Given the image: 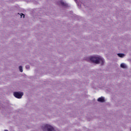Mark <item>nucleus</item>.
Segmentation results:
<instances>
[{
  "mask_svg": "<svg viewBox=\"0 0 131 131\" xmlns=\"http://www.w3.org/2000/svg\"><path fill=\"white\" fill-rule=\"evenodd\" d=\"M41 128L43 131H56L55 128L50 124H43Z\"/></svg>",
  "mask_w": 131,
  "mask_h": 131,
  "instance_id": "f03ea898",
  "label": "nucleus"
},
{
  "mask_svg": "<svg viewBox=\"0 0 131 131\" xmlns=\"http://www.w3.org/2000/svg\"><path fill=\"white\" fill-rule=\"evenodd\" d=\"M4 131H8V130H4Z\"/></svg>",
  "mask_w": 131,
  "mask_h": 131,
  "instance_id": "9b49d317",
  "label": "nucleus"
},
{
  "mask_svg": "<svg viewBox=\"0 0 131 131\" xmlns=\"http://www.w3.org/2000/svg\"><path fill=\"white\" fill-rule=\"evenodd\" d=\"M117 56L120 58H124V57H125V54L123 53H118Z\"/></svg>",
  "mask_w": 131,
  "mask_h": 131,
  "instance_id": "0eeeda50",
  "label": "nucleus"
},
{
  "mask_svg": "<svg viewBox=\"0 0 131 131\" xmlns=\"http://www.w3.org/2000/svg\"><path fill=\"white\" fill-rule=\"evenodd\" d=\"M20 16H21V18H22V17H23V18L25 17V15L22 13H21V15H20Z\"/></svg>",
  "mask_w": 131,
  "mask_h": 131,
  "instance_id": "9d476101",
  "label": "nucleus"
},
{
  "mask_svg": "<svg viewBox=\"0 0 131 131\" xmlns=\"http://www.w3.org/2000/svg\"><path fill=\"white\" fill-rule=\"evenodd\" d=\"M85 60L89 62H92L95 64H101V65H104L105 63V59L103 57L98 55H94L86 58Z\"/></svg>",
  "mask_w": 131,
  "mask_h": 131,
  "instance_id": "f257e3e1",
  "label": "nucleus"
},
{
  "mask_svg": "<svg viewBox=\"0 0 131 131\" xmlns=\"http://www.w3.org/2000/svg\"><path fill=\"white\" fill-rule=\"evenodd\" d=\"M58 4L64 8H68V7H69V4H68V3H67V2L64 0H60L58 2Z\"/></svg>",
  "mask_w": 131,
  "mask_h": 131,
  "instance_id": "20e7f679",
  "label": "nucleus"
},
{
  "mask_svg": "<svg viewBox=\"0 0 131 131\" xmlns=\"http://www.w3.org/2000/svg\"><path fill=\"white\" fill-rule=\"evenodd\" d=\"M24 93L22 92H14L13 96L17 99H21L23 97Z\"/></svg>",
  "mask_w": 131,
  "mask_h": 131,
  "instance_id": "7ed1b4c3",
  "label": "nucleus"
},
{
  "mask_svg": "<svg viewBox=\"0 0 131 131\" xmlns=\"http://www.w3.org/2000/svg\"><path fill=\"white\" fill-rule=\"evenodd\" d=\"M120 67L123 69H126L127 68V65L126 63H122L120 64Z\"/></svg>",
  "mask_w": 131,
  "mask_h": 131,
  "instance_id": "423d86ee",
  "label": "nucleus"
},
{
  "mask_svg": "<svg viewBox=\"0 0 131 131\" xmlns=\"http://www.w3.org/2000/svg\"><path fill=\"white\" fill-rule=\"evenodd\" d=\"M19 70L20 72H23V67L22 66H19Z\"/></svg>",
  "mask_w": 131,
  "mask_h": 131,
  "instance_id": "6e6552de",
  "label": "nucleus"
},
{
  "mask_svg": "<svg viewBox=\"0 0 131 131\" xmlns=\"http://www.w3.org/2000/svg\"><path fill=\"white\" fill-rule=\"evenodd\" d=\"M26 69H30V66H26Z\"/></svg>",
  "mask_w": 131,
  "mask_h": 131,
  "instance_id": "1a4fd4ad",
  "label": "nucleus"
},
{
  "mask_svg": "<svg viewBox=\"0 0 131 131\" xmlns=\"http://www.w3.org/2000/svg\"><path fill=\"white\" fill-rule=\"evenodd\" d=\"M98 102H100L101 103H104L105 102V98L103 97H99L97 99Z\"/></svg>",
  "mask_w": 131,
  "mask_h": 131,
  "instance_id": "39448f33",
  "label": "nucleus"
}]
</instances>
